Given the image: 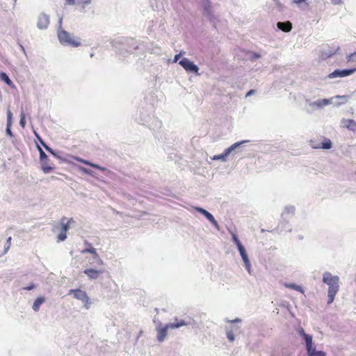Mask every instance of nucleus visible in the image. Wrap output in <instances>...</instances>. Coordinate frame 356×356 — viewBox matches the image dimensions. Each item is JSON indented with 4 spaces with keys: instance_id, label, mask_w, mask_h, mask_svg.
<instances>
[{
    "instance_id": "33",
    "label": "nucleus",
    "mask_w": 356,
    "mask_h": 356,
    "mask_svg": "<svg viewBox=\"0 0 356 356\" xmlns=\"http://www.w3.org/2000/svg\"><path fill=\"white\" fill-rule=\"evenodd\" d=\"M66 3L68 5L76 4V0H65Z\"/></svg>"
},
{
    "instance_id": "38",
    "label": "nucleus",
    "mask_w": 356,
    "mask_h": 356,
    "mask_svg": "<svg viewBox=\"0 0 356 356\" xmlns=\"http://www.w3.org/2000/svg\"><path fill=\"white\" fill-rule=\"evenodd\" d=\"M355 56H356V53H354V54H352L349 56V58H348V60H351L353 58H354Z\"/></svg>"
},
{
    "instance_id": "4",
    "label": "nucleus",
    "mask_w": 356,
    "mask_h": 356,
    "mask_svg": "<svg viewBox=\"0 0 356 356\" xmlns=\"http://www.w3.org/2000/svg\"><path fill=\"white\" fill-rule=\"evenodd\" d=\"M339 49V47L338 45L332 44H324L321 47L320 57L323 60H325L333 55H334L338 50Z\"/></svg>"
},
{
    "instance_id": "30",
    "label": "nucleus",
    "mask_w": 356,
    "mask_h": 356,
    "mask_svg": "<svg viewBox=\"0 0 356 356\" xmlns=\"http://www.w3.org/2000/svg\"><path fill=\"white\" fill-rule=\"evenodd\" d=\"M37 148H38V152L40 153V157L45 158V153L42 150V149L39 145H37Z\"/></svg>"
},
{
    "instance_id": "9",
    "label": "nucleus",
    "mask_w": 356,
    "mask_h": 356,
    "mask_svg": "<svg viewBox=\"0 0 356 356\" xmlns=\"http://www.w3.org/2000/svg\"><path fill=\"white\" fill-rule=\"evenodd\" d=\"M356 71V68L348 70H336L328 75L330 79L337 77H345L353 74Z\"/></svg>"
},
{
    "instance_id": "39",
    "label": "nucleus",
    "mask_w": 356,
    "mask_h": 356,
    "mask_svg": "<svg viewBox=\"0 0 356 356\" xmlns=\"http://www.w3.org/2000/svg\"><path fill=\"white\" fill-rule=\"evenodd\" d=\"M323 102L324 105H327V104H329L330 101L328 99H325L323 100Z\"/></svg>"
},
{
    "instance_id": "23",
    "label": "nucleus",
    "mask_w": 356,
    "mask_h": 356,
    "mask_svg": "<svg viewBox=\"0 0 356 356\" xmlns=\"http://www.w3.org/2000/svg\"><path fill=\"white\" fill-rule=\"evenodd\" d=\"M0 79L6 83V84H8V86H13L12 81L10 79L8 76L5 72L0 73Z\"/></svg>"
},
{
    "instance_id": "2",
    "label": "nucleus",
    "mask_w": 356,
    "mask_h": 356,
    "mask_svg": "<svg viewBox=\"0 0 356 356\" xmlns=\"http://www.w3.org/2000/svg\"><path fill=\"white\" fill-rule=\"evenodd\" d=\"M58 38L60 42L66 46L78 47L81 45L79 38L72 36L67 31L60 29L58 31Z\"/></svg>"
},
{
    "instance_id": "20",
    "label": "nucleus",
    "mask_w": 356,
    "mask_h": 356,
    "mask_svg": "<svg viewBox=\"0 0 356 356\" xmlns=\"http://www.w3.org/2000/svg\"><path fill=\"white\" fill-rule=\"evenodd\" d=\"M284 286L286 288L296 290V291H299V292H300L302 293H304L303 288L301 286L297 285L296 284L286 283V284H284Z\"/></svg>"
},
{
    "instance_id": "7",
    "label": "nucleus",
    "mask_w": 356,
    "mask_h": 356,
    "mask_svg": "<svg viewBox=\"0 0 356 356\" xmlns=\"http://www.w3.org/2000/svg\"><path fill=\"white\" fill-rule=\"evenodd\" d=\"M69 294H73L74 298L81 300L84 304L86 309L89 308L90 300L84 291L81 289H72L70 291Z\"/></svg>"
},
{
    "instance_id": "16",
    "label": "nucleus",
    "mask_w": 356,
    "mask_h": 356,
    "mask_svg": "<svg viewBox=\"0 0 356 356\" xmlns=\"http://www.w3.org/2000/svg\"><path fill=\"white\" fill-rule=\"evenodd\" d=\"M343 127H346L351 131H356V122L351 119H343L341 121Z\"/></svg>"
},
{
    "instance_id": "13",
    "label": "nucleus",
    "mask_w": 356,
    "mask_h": 356,
    "mask_svg": "<svg viewBox=\"0 0 356 356\" xmlns=\"http://www.w3.org/2000/svg\"><path fill=\"white\" fill-rule=\"evenodd\" d=\"M49 24V17L45 14H41L38 17L37 26L40 29H45Z\"/></svg>"
},
{
    "instance_id": "35",
    "label": "nucleus",
    "mask_w": 356,
    "mask_h": 356,
    "mask_svg": "<svg viewBox=\"0 0 356 356\" xmlns=\"http://www.w3.org/2000/svg\"><path fill=\"white\" fill-rule=\"evenodd\" d=\"M254 93V90H250V91L248 92V93L246 94V97H248V96H250L252 95H253Z\"/></svg>"
},
{
    "instance_id": "27",
    "label": "nucleus",
    "mask_w": 356,
    "mask_h": 356,
    "mask_svg": "<svg viewBox=\"0 0 356 356\" xmlns=\"http://www.w3.org/2000/svg\"><path fill=\"white\" fill-rule=\"evenodd\" d=\"M12 113L10 110H8L7 111V124L8 127H11L12 124Z\"/></svg>"
},
{
    "instance_id": "29",
    "label": "nucleus",
    "mask_w": 356,
    "mask_h": 356,
    "mask_svg": "<svg viewBox=\"0 0 356 356\" xmlns=\"http://www.w3.org/2000/svg\"><path fill=\"white\" fill-rule=\"evenodd\" d=\"M227 337L229 340V341L233 342L234 340V336L232 332L228 331L227 332Z\"/></svg>"
},
{
    "instance_id": "5",
    "label": "nucleus",
    "mask_w": 356,
    "mask_h": 356,
    "mask_svg": "<svg viewBox=\"0 0 356 356\" xmlns=\"http://www.w3.org/2000/svg\"><path fill=\"white\" fill-rule=\"evenodd\" d=\"M232 238H233V241L234 242V243L236 245V246L238 248V250L240 252V254L243 259V262L245 263V265L247 269L249 270L250 268V263L248 259V255L246 254L244 247L242 245V244L241 243L240 241L238 240V238L236 234H232Z\"/></svg>"
},
{
    "instance_id": "1",
    "label": "nucleus",
    "mask_w": 356,
    "mask_h": 356,
    "mask_svg": "<svg viewBox=\"0 0 356 356\" xmlns=\"http://www.w3.org/2000/svg\"><path fill=\"white\" fill-rule=\"evenodd\" d=\"M323 282L329 286L327 303L330 304L334 301V297L339 291V278L337 275H332L329 272H325L323 276Z\"/></svg>"
},
{
    "instance_id": "15",
    "label": "nucleus",
    "mask_w": 356,
    "mask_h": 356,
    "mask_svg": "<svg viewBox=\"0 0 356 356\" xmlns=\"http://www.w3.org/2000/svg\"><path fill=\"white\" fill-rule=\"evenodd\" d=\"M300 333L305 338L307 351H312V349L314 348L312 346V337L307 334L302 328L300 330Z\"/></svg>"
},
{
    "instance_id": "3",
    "label": "nucleus",
    "mask_w": 356,
    "mask_h": 356,
    "mask_svg": "<svg viewBox=\"0 0 356 356\" xmlns=\"http://www.w3.org/2000/svg\"><path fill=\"white\" fill-rule=\"evenodd\" d=\"M184 325H186V323L184 321L181 320V321L177 322V323H168V324L165 325L163 327H157V329H156V331H157V336H156L157 340L159 342L163 341L165 338L167 336L168 330L169 328H177V327H181V326Z\"/></svg>"
},
{
    "instance_id": "14",
    "label": "nucleus",
    "mask_w": 356,
    "mask_h": 356,
    "mask_svg": "<svg viewBox=\"0 0 356 356\" xmlns=\"http://www.w3.org/2000/svg\"><path fill=\"white\" fill-rule=\"evenodd\" d=\"M196 210L197 211H199L200 213H201L202 214H203L206 217V218L209 222H211L216 227L218 228V224L217 221L216 220V219L214 218V217L212 216V214H211L207 210H205L202 208H200V207L196 208Z\"/></svg>"
},
{
    "instance_id": "31",
    "label": "nucleus",
    "mask_w": 356,
    "mask_h": 356,
    "mask_svg": "<svg viewBox=\"0 0 356 356\" xmlns=\"http://www.w3.org/2000/svg\"><path fill=\"white\" fill-rule=\"evenodd\" d=\"M24 119H25L24 115L22 114V116H21L20 121H19V123H20V124H21V126L22 127H24L25 126V120H24Z\"/></svg>"
},
{
    "instance_id": "6",
    "label": "nucleus",
    "mask_w": 356,
    "mask_h": 356,
    "mask_svg": "<svg viewBox=\"0 0 356 356\" xmlns=\"http://www.w3.org/2000/svg\"><path fill=\"white\" fill-rule=\"evenodd\" d=\"M66 218H63L60 220V233L58 235V241H63L67 238L66 232L69 230L70 227L71 222H73V219L70 218L67 222H65Z\"/></svg>"
},
{
    "instance_id": "40",
    "label": "nucleus",
    "mask_w": 356,
    "mask_h": 356,
    "mask_svg": "<svg viewBox=\"0 0 356 356\" xmlns=\"http://www.w3.org/2000/svg\"><path fill=\"white\" fill-rule=\"evenodd\" d=\"M33 288H34V286H33V285H32V286H29V287L26 288V289H27V290H31V289H33Z\"/></svg>"
},
{
    "instance_id": "10",
    "label": "nucleus",
    "mask_w": 356,
    "mask_h": 356,
    "mask_svg": "<svg viewBox=\"0 0 356 356\" xmlns=\"http://www.w3.org/2000/svg\"><path fill=\"white\" fill-rule=\"evenodd\" d=\"M311 146L314 149H329L332 147V142L330 139H324V141L321 143H316L315 140H310Z\"/></svg>"
},
{
    "instance_id": "34",
    "label": "nucleus",
    "mask_w": 356,
    "mask_h": 356,
    "mask_svg": "<svg viewBox=\"0 0 356 356\" xmlns=\"http://www.w3.org/2000/svg\"><path fill=\"white\" fill-rule=\"evenodd\" d=\"M6 134L8 136H13V134H12L11 129H10V127H8V124H7V127H6Z\"/></svg>"
},
{
    "instance_id": "17",
    "label": "nucleus",
    "mask_w": 356,
    "mask_h": 356,
    "mask_svg": "<svg viewBox=\"0 0 356 356\" xmlns=\"http://www.w3.org/2000/svg\"><path fill=\"white\" fill-rule=\"evenodd\" d=\"M277 28L284 32H289L292 29V24L289 21L285 22H278Z\"/></svg>"
},
{
    "instance_id": "26",
    "label": "nucleus",
    "mask_w": 356,
    "mask_h": 356,
    "mask_svg": "<svg viewBox=\"0 0 356 356\" xmlns=\"http://www.w3.org/2000/svg\"><path fill=\"white\" fill-rule=\"evenodd\" d=\"M90 0H76V4L80 5L83 8H84L86 5L90 3Z\"/></svg>"
},
{
    "instance_id": "37",
    "label": "nucleus",
    "mask_w": 356,
    "mask_h": 356,
    "mask_svg": "<svg viewBox=\"0 0 356 356\" xmlns=\"http://www.w3.org/2000/svg\"><path fill=\"white\" fill-rule=\"evenodd\" d=\"M81 170L87 174H90V172L86 168H81Z\"/></svg>"
},
{
    "instance_id": "18",
    "label": "nucleus",
    "mask_w": 356,
    "mask_h": 356,
    "mask_svg": "<svg viewBox=\"0 0 356 356\" xmlns=\"http://www.w3.org/2000/svg\"><path fill=\"white\" fill-rule=\"evenodd\" d=\"M84 273L87 275L90 279H96L99 275L102 273V270H97L92 268L86 269Z\"/></svg>"
},
{
    "instance_id": "19",
    "label": "nucleus",
    "mask_w": 356,
    "mask_h": 356,
    "mask_svg": "<svg viewBox=\"0 0 356 356\" xmlns=\"http://www.w3.org/2000/svg\"><path fill=\"white\" fill-rule=\"evenodd\" d=\"M74 160H76V161H78L79 163H81L90 165V166H91L92 168L99 169V170H102V171H104L106 170V168H104L103 167H101V166H99V165H98L97 164L92 163H91V162L87 161V160H84V159L79 158V157H74Z\"/></svg>"
},
{
    "instance_id": "28",
    "label": "nucleus",
    "mask_w": 356,
    "mask_h": 356,
    "mask_svg": "<svg viewBox=\"0 0 356 356\" xmlns=\"http://www.w3.org/2000/svg\"><path fill=\"white\" fill-rule=\"evenodd\" d=\"M210 1H207V4L204 6V11L207 13V15H210V8H211Z\"/></svg>"
},
{
    "instance_id": "21",
    "label": "nucleus",
    "mask_w": 356,
    "mask_h": 356,
    "mask_svg": "<svg viewBox=\"0 0 356 356\" xmlns=\"http://www.w3.org/2000/svg\"><path fill=\"white\" fill-rule=\"evenodd\" d=\"M44 302V298L42 297L38 298L33 305V309L38 311L40 309V305Z\"/></svg>"
},
{
    "instance_id": "32",
    "label": "nucleus",
    "mask_w": 356,
    "mask_h": 356,
    "mask_svg": "<svg viewBox=\"0 0 356 356\" xmlns=\"http://www.w3.org/2000/svg\"><path fill=\"white\" fill-rule=\"evenodd\" d=\"M293 3H296V4H300V3H305L306 6H308L309 4L308 3H307V1L306 0H293Z\"/></svg>"
},
{
    "instance_id": "36",
    "label": "nucleus",
    "mask_w": 356,
    "mask_h": 356,
    "mask_svg": "<svg viewBox=\"0 0 356 356\" xmlns=\"http://www.w3.org/2000/svg\"><path fill=\"white\" fill-rule=\"evenodd\" d=\"M180 56H181V54H177V55L175 56L174 61H175V62H177V61L179 60V58Z\"/></svg>"
},
{
    "instance_id": "41",
    "label": "nucleus",
    "mask_w": 356,
    "mask_h": 356,
    "mask_svg": "<svg viewBox=\"0 0 356 356\" xmlns=\"http://www.w3.org/2000/svg\"><path fill=\"white\" fill-rule=\"evenodd\" d=\"M10 241H11V237H9L7 240V242L9 244V245H10Z\"/></svg>"
},
{
    "instance_id": "11",
    "label": "nucleus",
    "mask_w": 356,
    "mask_h": 356,
    "mask_svg": "<svg viewBox=\"0 0 356 356\" xmlns=\"http://www.w3.org/2000/svg\"><path fill=\"white\" fill-rule=\"evenodd\" d=\"M242 143H243V142H239V143H236L233 144L229 147L226 149L223 154L214 156L213 159L214 160L221 159L222 161H225L226 157L231 153V152L232 150H234L235 148H236L237 147H238L239 145H241V144H242Z\"/></svg>"
},
{
    "instance_id": "8",
    "label": "nucleus",
    "mask_w": 356,
    "mask_h": 356,
    "mask_svg": "<svg viewBox=\"0 0 356 356\" xmlns=\"http://www.w3.org/2000/svg\"><path fill=\"white\" fill-rule=\"evenodd\" d=\"M179 64L187 72H191L196 74L198 72V67L186 58H184L181 60Z\"/></svg>"
},
{
    "instance_id": "22",
    "label": "nucleus",
    "mask_w": 356,
    "mask_h": 356,
    "mask_svg": "<svg viewBox=\"0 0 356 356\" xmlns=\"http://www.w3.org/2000/svg\"><path fill=\"white\" fill-rule=\"evenodd\" d=\"M87 252L92 254L95 259L99 258V255L97 253L95 248H94L92 247H90L89 248H86L81 251V253H83V254L87 253Z\"/></svg>"
},
{
    "instance_id": "25",
    "label": "nucleus",
    "mask_w": 356,
    "mask_h": 356,
    "mask_svg": "<svg viewBox=\"0 0 356 356\" xmlns=\"http://www.w3.org/2000/svg\"><path fill=\"white\" fill-rule=\"evenodd\" d=\"M36 136L38 138L39 140L40 141V143L43 145V147L46 149L47 152H49L50 154L54 155V156H56V154L54 152V150L47 146L44 141L36 134Z\"/></svg>"
},
{
    "instance_id": "42",
    "label": "nucleus",
    "mask_w": 356,
    "mask_h": 356,
    "mask_svg": "<svg viewBox=\"0 0 356 356\" xmlns=\"http://www.w3.org/2000/svg\"><path fill=\"white\" fill-rule=\"evenodd\" d=\"M255 57L259 58V55H255Z\"/></svg>"
},
{
    "instance_id": "24",
    "label": "nucleus",
    "mask_w": 356,
    "mask_h": 356,
    "mask_svg": "<svg viewBox=\"0 0 356 356\" xmlns=\"http://www.w3.org/2000/svg\"><path fill=\"white\" fill-rule=\"evenodd\" d=\"M308 356H325L326 354L323 351H317L314 348L312 349V351L307 352Z\"/></svg>"
},
{
    "instance_id": "12",
    "label": "nucleus",
    "mask_w": 356,
    "mask_h": 356,
    "mask_svg": "<svg viewBox=\"0 0 356 356\" xmlns=\"http://www.w3.org/2000/svg\"><path fill=\"white\" fill-rule=\"evenodd\" d=\"M40 161L41 163V169L45 174L50 172L55 168L54 166L49 165V159L46 154L45 158L40 157Z\"/></svg>"
}]
</instances>
